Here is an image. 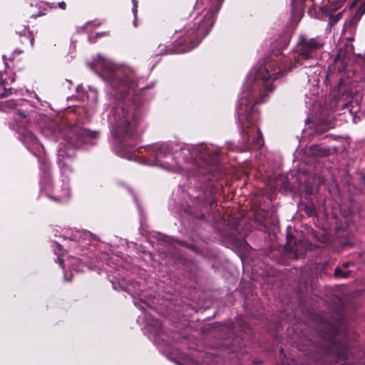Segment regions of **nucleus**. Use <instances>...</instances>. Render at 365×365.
Returning <instances> with one entry per match:
<instances>
[{
  "label": "nucleus",
  "mask_w": 365,
  "mask_h": 365,
  "mask_svg": "<svg viewBox=\"0 0 365 365\" xmlns=\"http://www.w3.org/2000/svg\"><path fill=\"white\" fill-rule=\"evenodd\" d=\"M89 95L92 96L93 101L96 102L97 99L96 90L94 88H89Z\"/></svg>",
  "instance_id": "6ab92c4d"
},
{
  "label": "nucleus",
  "mask_w": 365,
  "mask_h": 365,
  "mask_svg": "<svg viewBox=\"0 0 365 365\" xmlns=\"http://www.w3.org/2000/svg\"><path fill=\"white\" fill-rule=\"evenodd\" d=\"M140 309H143V310H144V309H145V307H144L143 306H141V307H140Z\"/></svg>",
  "instance_id": "7c9ffc66"
},
{
  "label": "nucleus",
  "mask_w": 365,
  "mask_h": 365,
  "mask_svg": "<svg viewBox=\"0 0 365 365\" xmlns=\"http://www.w3.org/2000/svg\"><path fill=\"white\" fill-rule=\"evenodd\" d=\"M98 135V131H92L77 126L70 128L68 135L64 132L61 133L62 140L59 143L57 157L62 173H68L71 171L70 165L74 155V149L86 143L94 145L93 140Z\"/></svg>",
  "instance_id": "20e7f679"
},
{
  "label": "nucleus",
  "mask_w": 365,
  "mask_h": 365,
  "mask_svg": "<svg viewBox=\"0 0 365 365\" xmlns=\"http://www.w3.org/2000/svg\"><path fill=\"white\" fill-rule=\"evenodd\" d=\"M309 152L310 155L314 157L326 156L329 153V150L319 145H312L309 147Z\"/></svg>",
  "instance_id": "9b49d317"
},
{
  "label": "nucleus",
  "mask_w": 365,
  "mask_h": 365,
  "mask_svg": "<svg viewBox=\"0 0 365 365\" xmlns=\"http://www.w3.org/2000/svg\"><path fill=\"white\" fill-rule=\"evenodd\" d=\"M341 14L342 12H338L336 14H328L330 26H334L341 18Z\"/></svg>",
  "instance_id": "a211bd4d"
},
{
  "label": "nucleus",
  "mask_w": 365,
  "mask_h": 365,
  "mask_svg": "<svg viewBox=\"0 0 365 365\" xmlns=\"http://www.w3.org/2000/svg\"><path fill=\"white\" fill-rule=\"evenodd\" d=\"M132 3H133V15L135 16H136V14H137V7H138V2L136 0H132Z\"/></svg>",
  "instance_id": "aec40b11"
},
{
  "label": "nucleus",
  "mask_w": 365,
  "mask_h": 365,
  "mask_svg": "<svg viewBox=\"0 0 365 365\" xmlns=\"http://www.w3.org/2000/svg\"><path fill=\"white\" fill-rule=\"evenodd\" d=\"M147 329L150 332H155L159 334L161 331V322L158 320L147 322Z\"/></svg>",
  "instance_id": "ddd939ff"
},
{
  "label": "nucleus",
  "mask_w": 365,
  "mask_h": 365,
  "mask_svg": "<svg viewBox=\"0 0 365 365\" xmlns=\"http://www.w3.org/2000/svg\"><path fill=\"white\" fill-rule=\"evenodd\" d=\"M317 8H319L323 14L329 13V9L324 5L318 6L316 4H314L313 6L309 10V14L311 16H315Z\"/></svg>",
  "instance_id": "f3484780"
},
{
  "label": "nucleus",
  "mask_w": 365,
  "mask_h": 365,
  "mask_svg": "<svg viewBox=\"0 0 365 365\" xmlns=\"http://www.w3.org/2000/svg\"><path fill=\"white\" fill-rule=\"evenodd\" d=\"M30 42H31V46H32V45H33V43H34V38H30Z\"/></svg>",
  "instance_id": "a878e982"
},
{
  "label": "nucleus",
  "mask_w": 365,
  "mask_h": 365,
  "mask_svg": "<svg viewBox=\"0 0 365 365\" xmlns=\"http://www.w3.org/2000/svg\"><path fill=\"white\" fill-rule=\"evenodd\" d=\"M143 317L145 318L146 321H148V319L147 318L146 315H145Z\"/></svg>",
  "instance_id": "c85d7f7f"
},
{
  "label": "nucleus",
  "mask_w": 365,
  "mask_h": 365,
  "mask_svg": "<svg viewBox=\"0 0 365 365\" xmlns=\"http://www.w3.org/2000/svg\"><path fill=\"white\" fill-rule=\"evenodd\" d=\"M48 197H51V195H48ZM55 197H56V196H54V197H51V198H53L54 200H55Z\"/></svg>",
  "instance_id": "cd10ccee"
},
{
  "label": "nucleus",
  "mask_w": 365,
  "mask_h": 365,
  "mask_svg": "<svg viewBox=\"0 0 365 365\" xmlns=\"http://www.w3.org/2000/svg\"><path fill=\"white\" fill-rule=\"evenodd\" d=\"M141 319V317H138V321L139 322Z\"/></svg>",
  "instance_id": "2f4dec72"
},
{
  "label": "nucleus",
  "mask_w": 365,
  "mask_h": 365,
  "mask_svg": "<svg viewBox=\"0 0 365 365\" xmlns=\"http://www.w3.org/2000/svg\"><path fill=\"white\" fill-rule=\"evenodd\" d=\"M126 158L129 159V160H134L136 157V155L135 154H130V155H125V156Z\"/></svg>",
  "instance_id": "5701e85b"
},
{
  "label": "nucleus",
  "mask_w": 365,
  "mask_h": 365,
  "mask_svg": "<svg viewBox=\"0 0 365 365\" xmlns=\"http://www.w3.org/2000/svg\"><path fill=\"white\" fill-rule=\"evenodd\" d=\"M22 51L19 49H16L14 51V54L15 53H17V54H20Z\"/></svg>",
  "instance_id": "393cba45"
},
{
  "label": "nucleus",
  "mask_w": 365,
  "mask_h": 365,
  "mask_svg": "<svg viewBox=\"0 0 365 365\" xmlns=\"http://www.w3.org/2000/svg\"><path fill=\"white\" fill-rule=\"evenodd\" d=\"M48 168V166L45 163H43L41 165V170H43L44 169L45 170Z\"/></svg>",
  "instance_id": "b1692460"
},
{
  "label": "nucleus",
  "mask_w": 365,
  "mask_h": 365,
  "mask_svg": "<svg viewBox=\"0 0 365 365\" xmlns=\"http://www.w3.org/2000/svg\"><path fill=\"white\" fill-rule=\"evenodd\" d=\"M55 138H56V140H61V138H58V136H56Z\"/></svg>",
  "instance_id": "bb28decb"
},
{
  "label": "nucleus",
  "mask_w": 365,
  "mask_h": 365,
  "mask_svg": "<svg viewBox=\"0 0 365 365\" xmlns=\"http://www.w3.org/2000/svg\"><path fill=\"white\" fill-rule=\"evenodd\" d=\"M64 278H65L66 280H68V281L69 280L68 279H66V275L64 276Z\"/></svg>",
  "instance_id": "72a5a7b5"
},
{
  "label": "nucleus",
  "mask_w": 365,
  "mask_h": 365,
  "mask_svg": "<svg viewBox=\"0 0 365 365\" xmlns=\"http://www.w3.org/2000/svg\"><path fill=\"white\" fill-rule=\"evenodd\" d=\"M109 87L108 96L112 104L108 123L113 138L120 143L133 137L140 118L138 106L125 96L137 85L135 72L128 66L114 64L110 59L98 55L89 64Z\"/></svg>",
  "instance_id": "f257e3e1"
},
{
  "label": "nucleus",
  "mask_w": 365,
  "mask_h": 365,
  "mask_svg": "<svg viewBox=\"0 0 365 365\" xmlns=\"http://www.w3.org/2000/svg\"><path fill=\"white\" fill-rule=\"evenodd\" d=\"M57 259H58V262L60 264V266L62 268H63V259L61 257H60L59 256H58Z\"/></svg>",
  "instance_id": "412c9836"
},
{
  "label": "nucleus",
  "mask_w": 365,
  "mask_h": 365,
  "mask_svg": "<svg viewBox=\"0 0 365 365\" xmlns=\"http://www.w3.org/2000/svg\"><path fill=\"white\" fill-rule=\"evenodd\" d=\"M145 150L148 153V165L173 172L187 170L195 173V167L202 168L217 159L216 155L210 152L204 145L180 147L177 145L155 144Z\"/></svg>",
  "instance_id": "7ed1b4c3"
},
{
  "label": "nucleus",
  "mask_w": 365,
  "mask_h": 365,
  "mask_svg": "<svg viewBox=\"0 0 365 365\" xmlns=\"http://www.w3.org/2000/svg\"><path fill=\"white\" fill-rule=\"evenodd\" d=\"M300 46L297 63L305 67H311L312 64L306 61L313 59V53L324 46V41L319 38L307 39L302 37L299 41Z\"/></svg>",
  "instance_id": "6e6552de"
},
{
  "label": "nucleus",
  "mask_w": 365,
  "mask_h": 365,
  "mask_svg": "<svg viewBox=\"0 0 365 365\" xmlns=\"http://www.w3.org/2000/svg\"><path fill=\"white\" fill-rule=\"evenodd\" d=\"M351 264H352V262H346L342 263L341 266L336 267V269L334 270L335 277H342V278L349 277L351 274V271L344 270V269L348 268Z\"/></svg>",
  "instance_id": "1a4fd4ad"
},
{
  "label": "nucleus",
  "mask_w": 365,
  "mask_h": 365,
  "mask_svg": "<svg viewBox=\"0 0 365 365\" xmlns=\"http://www.w3.org/2000/svg\"><path fill=\"white\" fill-rule=\"evenodd\" d=\"M5 81L2 79L1 73H0V97H6L9 96L10 93H11L12 89L6 88L5 87Z\"/></svg>",
  "instance_id": "2eb2a0df"
},
{
  "label": "nucleus",
  "mask_w": 365,
  "mask_h": 365,
  "mask_svg": "<svg viewBox=\"0 0 365 365\" xmlns=\"http://www.w3.org/2000/svg\"><path fill=\"white\" fill-rule=\"evenodd\" d=\"M70 197V190L68 186L62 188L61 193L56 195L55 200L59 202L66 201Z\"/></svg>",
  "instance_id": "4468645a"
},
{
  "label": "nucleus",
  "mask_w": 365,
  "mask_h": 365,
  "mask_svg": "<svg viewBox=\"0 0 365 365\" xmlns=\"http://www.w3.org/2000/svg\"><path fill=\"white\" fill-rule=\"evenodd\" d=\"M66 6V4L64 1H61L58 3V7L61 9H65Z\"/></svg>",
  "instance_id": "4be33fe9"
},
{
  "label": "nucleus",
  "mask_w": 365,
  "mask_h": 365,
  "mask_svg": "<svg viewBox=\"0 0 365 365\" xmlns=\"http://www.w3.org/2000/svg\"><path fill=\"white\" fill-rule=\"evenodd\" d=\"M355 34L356 30L348 29L346 35L344 29L343 30V35L347 42L339 49L338 54L334 59L335 67L340 73L346 72L348 69L350 59L354 54V46L351 42L354 40Z\"/></svg>",
  "instance_id": "0eeeda50"
},
{
  "label": "nucleus",
  "mask_w": 365,
  "mask_h": 365,
  "mask_svg": "<svg viewBox=\"0 0 365 365\" xmlns=\"http://www.w3.org/2000/svg\"><path fill=\"white\" fill-rule=\"evenodd\" d=\"M336 7V9H339V8H340V6H339V5H337Z\"/></svg>",
  "instance_id": "473e14b6"
},
{
  "label": "nucleus",
  "mask_w": 365,
  "mask_h": 365,
  "mask_svg": "<svg viewBox=\"0 0 365 365\" xmlns=\"http://www.w3.org/2000/svg\"><path fill=\"white\" fill-rule=\"evenodd\" d=\"M198 173H199L200 174H203V172H202V171H201V170H199V171H198Z\"/></svg>",
  "instance_id": "c756f323"
},
{
  "label": "nucleus",
  "mask_w": 365,
  "mask_h": 365,
  "mask_svg": "<svg viewBox=\"0 0 365 365\" xmlns=\"http://www.w3.org/2000/svg\"><path fill=\"white\" fill-rule=\"evenodd\" d=\"M218 10L219 8L217 7L215 11H207L204 18L199 21L197 26L195 27V26L187 31L185 42H189L191 44L190 49L196 47L201 39L210 31L215 21V14Z\"/></svg>",
  "instance_id": "423d86ee"
},
{
  "label": "nucleus",
  "mask_w": 365,
  "mask_h": 365,
  "mask_svg": "<svg viewBox=\"0 0 365 365\" xmlns=\"http://www.w3.org/2000/svg\"><path fill=\"white\" fill-rule=\"evenodd\" d=\"M29 103L24 100H20L18 102L9 101L6 102V107L14 111L15 120L19 123L17 132L20 135L21 140L26 145H38V139L34 133L23 125L28 120L29 111L25 109Z\"/></svg>",
  "instance_id": "39448f33"
},
{
  "label": "nucleus",
  "mask_w": 365,
  "mask_h": 365,
  "mask_svg": "<svg viewBox=\"0 0 365 365\" xmlns=\"http://www.w3.org/2000/svg\"><path fill=\"white\" fill-rule=\"evenodd\" d=\"M304 0H292V16L293 17L301 18L303 13V4Z\"/></svg>",
  "instance_id": "9d476101"
},
{
  "label": "nucleus",
  "mask_w": 365,
  "mask_h": 365,
  "mask_svg": "<svg viewBox=\"0 0 365 365\" xmlns=\"http://www.w3.org/2000/svg\"><path fill=\"white\" fill-rule=\"evenodd\" d=\"M334 122L330 118L327 120H319L317 125V130L319 133H324L329 129L334 128Z\"/></svg>",
  "instance_id": "f8f14e48"
},
{
  "label": "nucleus",
  "mask_w": 365,
  "mask_h": 365,
  "mask_svg": "<svg viewBox=\"0 0 365 365\" xmlns=\"http://www.w3.org/2000/svg\"><path fill=\"white\" fill-rule=\"evenodd\" d=\"M254 146L256 148H260L263 145V138L261 132L257 128L256 136L253 139Z\"/></svg>",
  "instance_id": "dca6fc26"
},
{
  "label": "nucleus",
  "mask_w": 365,
  "mask_h": 365,
  "mask_svg": "<svg viewBox=\"0 0 365 365\" xmlns=\"http://www.w3.org/2000/svg\"><path fill=\"white\" fill-rule=\"evenodd\" d=\"M282 72L281 67H275V63L270 61L257 69H252L247 75L237 108L239 125L246 141L258 120V112L253 104L264 101L267 93L273 90V81Z\"/></svg>",
  "instance_id": "f03ea898"
}]
</instances>
